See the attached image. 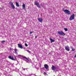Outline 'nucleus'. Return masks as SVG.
Masks as SVG:
<instances>
[{
  "label": "nucleus",
  "instance_id": "b1692460",
  "mask_svg": "<svg viewBox=\"0 0 76 76\" xmlns=\"http://www.w3.org/2000/svg\"><path fill=\"white\" fill-rule=\"evenodd\" d=\"M23 68V70H26H26L27 69H26L25 68Z\"/></svg>",
  "mask_w": 76,
  "mask_h": 76
},
{
  "label": "nucleus",
  "instance_id": "412c9836",
  "mask_svg": "<svg viewBox=\"0 0 76 76\" xmlns=\"http://www.w3.org/2000/svg\"><path fill=\"white\" fill-rule=\"evenodd\" d=\"M25 45L26 47H28V44H26V43H25Z\"/></svg>",
  "mask_w": 76,
  "mask_h": 76
},
{
  "label": "nucleus",
  "instance_id": "f257e3e1",
  "mask_svg": "<svg viewBox=\"0 0 76 76\" xmlns=\"http://www.w3.org/2000/svg\"><path fill=\"white\" fill-rule=\"evenodd\" d=\"M63 10L65 13L68 14L69 15H70V12L69 10H64V9H63Z\"/></svg>",
  "mask_w": 76,
  "mask_h": 76
},
{
  "label": "nucleus",
  "instance_id": "39448f33",
  "mask_svg": "<svg viewBox=\"0 0 76 76\" xmlns=\"http://www.w3.org/2000/svg\"><path fill=\"white\" fill-rule=\"evenodd\" d=\"M10 3L11 4V6L12 7V8L13 9H15V7L13 4V3L12 2H10Z\"/></svg>",
  "mask_w": 76,
  "mask_h": 76
},
{
  "label": "nucleus",
  "instance_id": "f8f14e48",
  "mask_svg": "<svg viewBox=\"0 0 76 76\" xmlns=\"http://www.w3.org/2000/svg\"><path fill=\"white\" fill-rule=\"evenodd\" d=\"M50 42L51 43H52V42H54L55 41V40L53 39H52L50 38Z\"/></svg>",
  "mask_w": 76,
  "mask_h": 76
},
{
  "label": "nucleus",
  "instance_id": "20e7f679",
  "mask_svg": "<svg viewBox=\"0 0 76 76\" xmlns=\"http://www.w3.org/2000/svg\"><path fill=\"white\" fill-rule=\"evenodd\" d=\"M74 19H75V14H73L69 18V20H73Z\"/></svg>",
  "mask_w": 76,
  "mask_h": 76
},
{
  "label": "nucleus",
  "instance_id": "2eb2a0df",
  "mask_svg": "<svg viewBox=\"0 0 76 76\" xmlns=\"http://www.w3.org/2000/svg\"><path fill=\"white\" fill-rule=\"evenodd\" d=\"M15 50V54H18V52H17V49H14Z\"/></svg>",
  "mask_w": 76,
  "mask_h": 76
},
{
  "label": "nucleus",
  "instance_id": "7ed1b4c3",
  "mask_svg": "<svg viewBox=\"0 0 76 76\" xmlns=\"http://www.w3.org/2000/svg\"><path fill=\"white\" fill-rule=\"evenodd\" d=\"M34 4H35L36 6H37L38 8H40L41 7L39 6V2H38L37 1H35L34 2Z\"/></svg>",
  "mask_w": 76,
  "mask_h": 76
},
{
  "label": "nucleus",
  "instance_id": "6ab92c4d",
  "mask_svg": "<svg viewBox=\"0 0 76 76\" xmlns=\"http://www.w3.org/2000/svg\"><path fill=\"white\" fill-rule=\"evenodd\" d=\"M5 42V41L3 40V41H1V44H3L4 42Z\"/></svg>",
  "mask_w": 76,
  "mask_h": 76
},
{
  "label": "nucleus",
  "instance_id": "423d86ee",
  "mask_svg": "<svg viewBox=\"0 0 76 76\" xmlns=\"http://www.w3.org/2000/svg\"><path fill=\"white\" fill-rule=\"evenodd\" d=\"M65 49L66 50V51H70V48L68 46H65Z\"/></svg>",
  "mask_w": 76,
  "mask_h": 76
},
{
  "label": "nucleus",
  "instance_id": "a211bd4d",
  "mask_svg": "<svg viewBox=\"0 0 76 76\" xmlns=\"http://www.w3.org/2000/svg\"><path fill=\"white\" fill-rule=\"evenodd\" d=\"M72 49V51H75V48L73 49V47H72V48H71Z\"/></svg>",
  "mask_w": 76,
  "mask_h": 76
},
{
  "label": "nucleus",
  "instance_id": "0eeeda50",
  "mask_svg": "<svg viewBox=\"0 0 76 76\" xmlns=\"http://www.w3.org/2000/svg\"><path fill=\"white\" fill-rule=\"evenodd\" d=\"M18 47L20 48H21V49H22L23 48V46H22V45L20 44H18Z\"/></svg>",
  "mask_w": 76,
  "mask_h": 76
},
{
  "label": "nucleus",
  "instance_id": "1a4fd4ad",
  "mask_svg": "<svg viewBox=\"0 0 76 76\" xmlns=\"http://www.w3.org/2000/svg\"><path fill=\"white\" fill-rule=\"evenodd\" d=\"M38 20L39 22H41V23L42 22V20H43L42 18H38Z\"/></svg>",
  "mask_w": 76,
  "mask_h": 76
},
{
  "label": "nucleus",
  "instance_id": "dca6fc26",
  "mask_svg": "<svg viewBox=\"0 0 76 76\" xmlns=\"http://www.w3.org/2000/svg\"><path fill=\"white\" fill-rule=\"evenodd\" d=\"M23 58H25L26 60H27L28 61H29V59L27 58L25 56H23Z\"/></svg>",
  "mask_w": 76,
  "mask_h": 76
},
{
  "label": "nucleus",
  "instance_id": "9b49d317",
  "mask_svg": "<svg viewBox=\"0 0 76 76\" xmlns=\"http://www.w3.org/2000/svg\"><path fill=\"white\" fill-rule=\"evenodd\" d=\"M56 66H52V70H55L56 69Z\"/></svg>",
  "mask_w": 76,
  "mask_h": 76
},
{
  "label": "nucleus",
  "instance_id": "ddd939ff",
  "mask_svg": "<svg viewBox=\"0 0 76 76\" xmlns=\"http://www.w3.org/2000/svg\"><path fill=\"white\" fill-rule=\"evenodd\" d=\"M23 9H25V4H23Z\"/></svg>",
  "mask_w": 76,
  "mask_h": 76
},
{
  "label": "nucleus",
  "instance_id": "f03ea898",
  "mask_svg": "<svg viewBox=\"0 0 76 76\" xmlns=\"http://www.w3.org/2000/svg\"><path fill=\"white\" fill-rule=\"evenodd\" d=\"M58 34H59V35H62V36H64L66 35V34L62 31H58Z\"/></svg>",
  "mask_w": 76,
  "mask_h": 76
},
{
  "label": "nucleus",
  "instance_id": "4be33fe9",
  "mask_svg": "<svg viewBox=\"0 0 76 76\" xmlns=\"http://www.w3.org/2000/svg\"><path fill=\"white\" fill-rule=\"evenodd\" d=\"M27 52H28L29 53H31V52H30L29 50H27Z\"/></svg>",
  "mask_w": 76,
  "mask_h": 76
},
{
  "label": "nucleus",
  "instance_id": "5701e85b",
  "mask_svg": "<svg viewBox=\"0 0 76 76\" xmlns=\"http://www.w3.org/2000/svg\"><path fill=\"white\" fill-rule=\"evenodd\" d=\"M32 33H33V32H32L30 31V34H32Z\"/></svg>",
  "mask_w": 76,
  "mask_h": 76
},
{
  "label": "nucleus",
  "instance_id": "6e6552de",
  "mask_svg": "<svg viewBox=\"0 0 76 76\" xmlns=\"http://www.w3.org/2000/svg\"><path fill=\"white\" fill-rule=\"evenodd\" d=\"M8 58H10V59L12 60H15V59H14V58L13 57V56L12 57L11 56H8Z\"/></svg>",
  "mask_w": 76,
  "mask_h": 76
},
{
  "label": "nucleus",
  "instance_id": "f3484780",
  "mask_svg": "<svg viewBox=\"0 0 76 76\" xmlns=\"http://www.w3.org/2000/svg\"><path fill=\"white\" fill-rule=\"evenodd\" d=\"M43 74L44 75H47V76H48V74H47V73L45 72H44Z\"/></svg>",
  "mask_w": 76,
  "mask_h": 76
},
{
  "label": "nucleus",
  "instance_id": "9d476101",
  "mask_svg": "<svg viewBox=\"0 0 76 76\" xmlns=\"http://www.w3.org/2000/svg\"><path fill=\"white\" fill-rule=\"evenodd\" d=\"M44 67L46 69H47L48 68V65L47 64H45L44 65Z\"/></svg>",
  "mask_w": 76,
  "mask_h": 76
},
{
  "label": "nucleus",
  "instance_id": "4468645a",
  "mask_svg": "<svg viewBox=\"0 0 76 76\" xmlns=\"http://www.w3.org/2000/svg\"><path fill=\"white\" fill-rule=\"evenodd\" d=\"M16 6L17 7H19V3L18 2H16Z\"/></svg>",
  "mask_w": 76,
  "mask_h": 76
},
{
  "label": "nucleus",
  "instance_id": "393cba45",
  "mask_svg": "<svg viewBox=\"0 0 76 76\" xmlns=\"http://www.w3.org/2000/svg\"><path fill=\"white\" fill-rule=\"evenodd\" d=\"M35 38H37V36H35Z\"/></svg>",
  "mask_w": 76,
  "mask_h": 76
},
{
  "label": "nucleus",
  "instance_id": "aec40b11",
  "mask_svg": "<svg viewBox=\"0 0 76 76\" xmlns=\"http://www.w3.org/2000/svg\"><path fill=\"white\" fill-rule=\"evenodd\" d=\"M64 29L65 31H67V28H64Z\"/></svg>",
  "mask_w": 76,
  "mask_h": 76
}]
</instances>
